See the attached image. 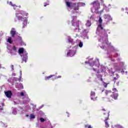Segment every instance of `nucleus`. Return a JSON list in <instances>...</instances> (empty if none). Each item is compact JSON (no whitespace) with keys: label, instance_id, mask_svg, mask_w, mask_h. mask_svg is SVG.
<instances>
[{"label":"nucleus","instance_id":"nucleus-51","mask_svg":"<svg viewBox=\"0 0 128 128\" xmlns=\"http://www.w3.org/2000/svg\"><path fill=\"white\" fill-rule=\"evenodd\" d=\"M48 6V4H46L44 5V6Z\"/></svg>","mask_w":128,"mask_h":128},{"label":"nucleus","instance_id":"nucleus-59","mask_svg":"<svg viewBox=\"0 0 128 128\" xmlns=\"http://www.w3.org/2000/svg\"><path fill=\"white\" fill-rule=\"evenodd\" d=\"M120 64H124V62H121Z\"/></svg>","mask_w":128,"mask_h":128},{"label":"nucleus","instance_id":"nucleus-26","mask_svg":"<svg viewBox=\"0 0 128 128\" xmlns=\"http://www.w3.org/2000/svg\"><path fill=\"white\" fill-rule=\"evenodd\" d=\"M108 84L110 83H106L105 82H103V86H104V88H108Z\"/></svg>","mask_w":128,"mask_h":128},{"label":"nucleus","instance_id":"nucleus-53","mask_svg":"<svg viewBox=\"0 0 128 128\" xmlns=\"http://www.w3.org/2000/svg\"><path fill=\"white\" fill-rule=\"evenodd\" d=\"M40 114H42V112L40 111Z\"/></svg>","mask_w":128,"mask_h":128},{"label":"nucleus","instance_id":"nucleus-62","mask_svg":"<svg viewBox=\"0 0 128 128\" xmlns=\"http://www.w3.org/2000/svg\"><path fill=\"white\" fill-rule=\"evenodd\" d=\"M51 128H52V126H51Z\"/></svg>","mask_w":128,"mask_h":128},{"label":"nucleus","instance_id":"nucleus-9","mask_svg":"<svg viewBox=\"0 0 128 128\" xmlns=\"http://www.w3.org/2000/svg\"><path fill=\"white\" fill-rule=\"evenodd\" d=\"M28 24V18L24 17V18L23 20V26L22 28H26Z\"/></svg>","mask_w":128,"mask_h":128},{"label":"nucleus","instance_id":"nucleus-45","mask_svg":"<svg viewBox=\"0 0 128 128\" xmlns=\"http://www.w3.org/2000/svg\"><path fill=\"white\" fill-rule=\"evenodd\" d=\"M24 14L26 16H28V13H24Z\"/></svg>","mask_w":128,"mask_h":128},{"label":"nucleus","instance_id":"nucleus-54","mask_svg":"<svg viewBox=\"0 0 128 128\" xmlns=\"http://www.w3.org/2000/svg\"><path fill=\"white\" fill-rule=\"evenodd\" d=\"M91 100H94V98H91Z\"/></svg>","mask_w":128,"mask_h":128},{"label":"nucleus","instance_id":"nucleus-16","mask_svg":"<svg viewBox=\"0 0 128 128\" xmlns=\"http://www.w3.org/2000/svg\"><path fill=\"white\" fill-rule=\"evenodd\" d=\"M106 96H110V94H112V91L110 90H106L104 91Z\"/></svg>","mask_w":128,"mask_h":128},{"label":"nucleus","instance_id":"nucleus-17","mask_svg":"<svg viewBox=\"0 0 128 128\" xmlns=\"http://www.w3.org/2000/svg\"><path fill=\"white\" fill-rule=\"evenodd\" d=\"M86 26L90 28L92 26V22L90 20H88Z\"/></svg>","mask_w":128,"mask_h":128},{"label":"nucleus","instance_id":"nucleus-23","mask_svg":"<svg viewBox=\"0 0 128 128\" xmlns=\"http://www.w3.org/2000/svg\"><path fill=\"white\" fill-rule=\"evenodd\" d=\"M7 42H9V44H12V37H8L6 40Z\"/></svg>","mask_w":128,"mask_h":128},{"label":"nucleus","instance_id":"nucleus-44","mask_svg":"<svg viewBox=\"0 0 128 128\" xmlns=\"http://www.w3.org/2000/svg\"><path fill=\"white\" fill-rule=\"evenodd\" d=\"M78 46L80 48V41H78Z\"/></svg>","mask_w":128,"mask_h":128},{"label":"nucleus","instance_id":"nucleus-3","mask_svg":"<svg viewBox=\"0 0 128 128\" xmlns=\"http://www.w3.org/2000/svg\"><path fill=\"white\" fill-rule=\"evenodd\" d=\"M18 52L20 54V56L22 57V62H26V60L28 58V52H26V51L24 50V48H20L18 50Z\"/></svg>","mask_w":128,"mask_h":128},{"label":"nucleus","instance_id":"nucleus-52","mask_svg":"<svg viewBox=\"0 0 128 128\" xmlns=\"http://www.w3.org/2000/svg\"><path fill=\"white\" fill-rule=\"evenodd\" d=\"M100 1H101V2H104V0H100Z\"/></svg>","mask_w":128,"mask_h":128},{"label":"nucleus","instance_id":"nucleus-40","mask_svg":"<svg viewBox=\"0 0 128 128\" xmlns=\"http://www.w3.org/2000/svg\"><path fill=\"white\" fill-rule=\"evenodd\" d=\"M62 78V76H58V77H56L55 78H56H56Z\"/></svg>","mask_w":128,"mask_h":128},{"label":"nucleus","instance_id":"nucleus-37","mask_svg":"<svg viewBox=\"0 0 128 128\" xmlns=\"http://www.w3.org/2000/svg\"><path fill=\"white\" fill-rule=\"evenodd\" d=\"M12 50L16 52V46H14L13 48H12Z\"/></svg>","mask_w":128,"mask_h":128},{"label":"nucleus","instance_id":"nucleus-10","mask_svg":"<svg viewBox=\"0 0 128 128\" xmlns=\"http://www.w3.org/2000/svg\"><path fill=\"white\" fill-rule=\"evenodd\" d=\"M18 94H20V96H25L26 98H28V94H26V91L18 92Z\"/></svg>","mask_w":128,"mask_h":128},{"label":"nucleus","instance_id":"nucleus-28","mask_svg":"<svg viewBox=\"0 0 128 128\" xmlns=\"http://www.w3.org/2000/svg\"><path fill=\"white\" fill-rule=\"evenodd\" d=\"M14 104H20V100H17L16 101H14Z\"/></svg>","mask_w":128,"mask_h":128},{"label":"nucleus","instance_id":"nucleus-6","mask_svg":"<svg viewBox=\"0 0 128 128\" xmlns=\"http://www.w3.org/2000/svg\"><path fill=\"white\" fill-rule=\"evenodd\" d=\"M16 18L18 20H24V12L20 11L16 13Z\"/></svg>","mask_w":128,"mask_h":128},{"label":"nucleus","instance_id":"nucleus-1","mask_svg":"<svg viewBox=\"0 0 128 128\" xmlns=\"http://www.w3.org/2000/svg\"><path fill=\"white\" fill-rule=\"evenodd\" d=\"M65 2L68 10H72L73 14H76V12H78L80 4L71 3L70 2L68 1V0H65Z\"/></svg>","mask_w":128,"mask_h":128},{"label":"nucleus","instance_id":"nucleus-34","mask_svg":"<svg viewBox=\"0 0 128 128\" xmlns=\"http://www.w3.org/2000/svg\"><path fill=\"white\" fill-rule=\"evenodd\" d=\"M98 28H100V30H104V27H102V24H100L98 26Z\"/></svg>","mask_w":128,"mask_h":128},{"label":"nucleus","instance_id":"nucleus-64","mask_svg":"<svg viewBox=\"0 0 128 128\" xmlns=\"http://www.w3.org/2000/svg\"><path fill=\"white\" fill-rule=\"evenodd\" d=\"M112 128H114V127H112Z\"/></svg>","mask_w":128,"mask_h":128},{"label":"nucleus","instance_id":"nucleus-29","mask_svg":"<svg viewBox=\"0 0 128 128\" xmlns=\"http://www.w3.org/2000/svg\"><path fill=\"white\" fill-rule=\"evenodd\" d=\"M30 118L32 120V118H36V116L34 114H31L30 115Z\"/></svg>","mask_w":128,"mask_h":128},{"label":"nucleus","instance_id":"nucleus-2","mask_svg":"<svg viewBox=\"0 0 128 128\" xmlns=\"http://www.w3.org/2000/svg\"><path fill=\"white\" fill-rule=\"evenodd\" d=\"M103 110V118L105 119L104 120L105 123V128H110V124H108V120H110V111L108 110L106 108L102 109Z\"/></svg>","mask_w":128,"mask_h":128},{"label":"nucleus","instance_id":"nucleus-55","mask_svg":"<svg viewBox=\"0 0 128 128\" xmlns=\"http://www.w3.org/2000/svg\"><path fill=\"white\" fill-rule=\"evenodd\" d=\"M20 74L22 76V71L20 72Z\"/></svg>","mask_w":128,"mask_h":128},{"label":"nucleus","instance_id":"nucleus-31","mask_svg":"<svg viewBox=\"0 0 128 128\" xmlns=\"http://www.w3.org/2000/svg\"><path fill=\"white\" fill-rule=\"evenodd\" d=\"M40 120L41 122H45V120H46V119H44V118H40Z\"/></svg>","mask_w":128,"mask_h":128},{"label":"nucleus","instance_id":"nucleus-50","mask_svg":"<svg viewBox=\"0 0 128 128\" xmlns=\"http://www.w3.org/2000/svg\"><path fill=\"white\" fill-rule=\"evenodd\" d=\"M30 102V100H28L26 102H24V104H26V102Z\"/></svg>","mask_w":128,"mask_h":128},{"label":"nucleus","instance_id":"nucleus-36","mask_svg":"<svg viewBox=\"0 0 128 128\" xmlns=\"http://www.w3.org/2000/svg\"><path fill=\"white\" fill-rule=\"evenodd\" d=\"M85 128H92V126H90V125H85Z\"/></svg>","mask_w":128,"mask_h":128},{"label":"nucleus","instance_id":"nucleus-7","mask_svg":"<svg viewBox=\"0 0 128 128\" xmlns=\"http://www.w3.org/2000/svg\"><path fill=\"white\" fill-rule=\"evenodd\" d=\"M90 6H92L95 10H98L100 8V3L98 0L94 1L90 4Z\"/></svg>","mask_w":128,"mask_h":128},{"label":"nucleus","instance_id":"nucleus-47","mask_svg":"<svg viewBox=\"0 0 128 128\" xmlns=\"http://www.w3.org/2000/svg\"><path fill=\"white\" fill-rule=\"evenodd\" d=\"M12 76H16V73H12Z\"/></svg>","mask_w":128,"mask_h":128},{"label":"nucleus","instance_id":"nucleus-13","mask_svg":"<svg viewBox=\"0 0 128 128\" xmlns=\"http://www.w3.org/2000/svg\"><path fill=\"white\" fill-rule=\"evenodd\" d=\"M110 96L112 98H114V100H118V93H114L112 95Z\"/></svg>","mask_w":128,"mask_h":128},{"label":"nucleus","instance_id":"nucleus-38","mask_svg":"<svg viewBox=\"0 0 128 128\" xmlns=\"http://www.w3.org/2000/svg\"><path fill=\"white\" fill-rule=\"evenodd\" d=\"M94 62H94L93 63L90 64V66H94Z\"/></svg>","mask_w":128,"mask_h":128},{"label":"nucleus","instance_id":"nucleus-42","mask_svg":"<svg viewBox=\"0 0 128 128\" xmlns=\"http://www.w3.org/2000/svg\"><path fill=\"white\" fill-rule=\"evenodd\" d=\"M11 68H12V70H14V66L13 65L11 66Z\"/></svg>","mask_w":128,"mask_h":128},{"label":"nucleus","instance_id":"nucleus-41","mask_svg":"<svg viewBox=\"0 0 128 128\" xmlns=\"http://www.w3.org/2000/svg\"><path fill=\"white\" fill-rule=\"evenodd\" d=\"M82 46H84V44H83L82 42H80V48H82Z\"/></svg>","mask_w":128,"mask_h":128},{"label":"nucleus","instance_id":"nucleus-25","mask_svg":"<svg viewBox=\"0 0 128 128\" xmlns=\"http://www.w3.org/2000/svg\"><path fill=\"white\" fill-rule=\"evenodd\" d=\"M52 76H54V75H50L48 76L45 77L44 80H50V78H52Z\"/></svg>","mask_w":128,"mask_h":128},{"label":"nucleus","instance_id":"nucleus-5","mask_svg":"<svg viewBox=\"0 0 128 128\" xmlns=\"http://www.w3.org/2000/svg\"><path fill=\"white\" fill-rule=\"evenodd\" d=\"M78 48V45L76 44V46H75L74 48H73V50H70L67 52L66 56H74V54H76V50Z\"/></svg>","mask_w":128,"mask_h":128},{"label":"nucleus","instance_id":"nucleus-8","mask_svg":"<svg viewBox=\"0 0 128 128\" xmlns=\"http://www.w3.org/2000/svg\"><path fill=\"white\" fill-rule=\"evenodd\" d=\"M104 18V19L106 20L108 22H110V20H112V18L110 14H105Z\"/></svg>","mask_w":128,"mask_h":128},{"label":"nucleus","instance_id":"nucleus-22","mask_svg":"<svg viewBox=\"0 0 128 128\" xmlns=\"http://www.w3.org/2000/svg\"><path fill=\"white\" fill-rule=\"evenodd\" d=\"M12 113L13 114H17L16 108H12Z\"/></svg>","mask_w":128,"mask_h":128},{"label":"nucleus","instance_id":"nucleus-63","mask_svg":"<svg viewBox=\"0 0 128 128\" xmlns=\"http://www.w3.org/2000/svg\"><path fill=\"white\" fill-rule=\"evenodd\" d=\"M104 90H102V92H104Z\"/></svg>","mask_w":128,"mask_h":128},{"label":"nucleus","instance_id":"nucleus-56","mask_svg":"<svg viewBox=\"0 0 128 128\" xmlns=\"http://www.w3.org/2000/svg\"><path fill=\"white\" fill-rule=\"evenodd\" d=\"M44 108V105H42V106H41V108Z\"/></svg>","mask_w":128,"mask_h":128},{"label":"nucleus","instance_id":"nucleus-46","mask_svg":"<svg viewBox=\"0 0 128 128\" xmlns=\"http://www.w3.org/2000/svg\"><path fill=\"white\" fill-rule=\"evenodd\" d=\"M97 74H100V70H98L97 72H96Z\"/></svg>","mask_w":128,"mask_h":128},{"label":"nucleus","instance_id":"nucleus-15","mask_svg":"<svg viewBox=\"0 0 128 128\" xmlns=\"http://www.w3.org/2000/svg\"><path fill=\"white\" fill-rule=\"evenodd\" d=\"M68 44H74V40L72 38L68 36Z\"/></svg>","mask_w":128,"mask_h":128},{"label":"nucleus","instance_id":"nucleus-49","mask_svg":"<svg viewBox=\"0 0 128 128\" xmlns=\"http://www.w3.org/2000/svg\"><path fill=\"white\" fill-rule=\"evenodd\" d=\"M11 54H16V53L13 54L12 51L11 52Z\"/></svg>","mask_w":128,"mask_h":128},{"label":"nucleus","instance_id":"nucleus-11","mask_svg":"<svg viewBox=\"0 0 128 128\" xmlns=\"http://www.w3.org/2000/svg\"><path fill=\"white\" fill-rule=\"evenodd\" d=\"M15 86H16V88H18V90H20V89L24 88V86L22 84H15Z\"/></svg>","mask_w":128,"mask_h":128},{"label":"nucleus","instance_id":"nucleus-32","mask_svg":"<svg viewBox=\"0 0 128 128\" xmlns=\"http://www.w3.org/2000/svg\"><path fill=\"white\" fill-rule=\"evenodd\" d=\"M90 96H96V92H94L92 91L90 92Z\"/></svg>","mask_w":128,"mask_h":128},{"label":"nucleus","instance_id":"nucleus-57","mask_svg":"<svg viewBox=\"0 0 128 128\" xmlns=\"http://www.w3.org/2000/svg\"><path fill=\"white\" fill-rule=\"evenodd\" d=\"M124 127H122V126H121L119 128H122Z\"/></svg>","mask_w":128,"mask_h":128},{"label":"nucleus","instance_id":"nucleus-14","mask_svg":"<svg viewBox=\"0 0 128 128\" xmlns=\"http://www.w3.org/2000/svg\"><path fill=\"white\" fill-rule=\"evenodd\" d=\"M5 94L6 96H7V98H10V96H12V92L11 91H8L6 92H5Z\"/></svg>","mask_w":128,"mask_h":128},{"label":"nucleus","instance_id":"nucleus-30","mask_svg":"<svg viewBox=\"0 0 128 128\" xmlns=\"http://www.w3.org/2000/svg\"><path fill=\"white\" fill-rule=\"evenodd\" d=\"M2 106H4V104L2 102L0 103V110H4L2 108Z\"/></svg>","mask_w":128,"mask_h":128},{"label":"nucleus","instance_id":"nucleus-18","mask_svg":"<svg viewBox=\"0 0 128 128\" xmlns=\"http://www.w3.org/2000/svg\"><path fill=\"white\" fill-rule=\"evenodd\" d=\"M88 30H84L82 32V34L84 36H88Z\"/></svg>","mask_w":128,"mask_h":128},{"label":"nucleus","instance_id":"nucleus-39","mask_svg":"<svg viewBox=\"0 0 128 128\" xmlns=\"http://www.w3.org/2000/svg\"><path fill=\"white\" fill-rule=\"evenodd\" d=\"M2 126H5L6 128L8 127V125L6 124H4L2 122Z\"/></svg>","mask_w":128,"mask_h":128},{"label":"nucleus","instance_id":"nucleus-61","mask_svg":"<svg viewBox=\"0 0 128 128\" xmlns=\"http://www.w3.org/2000/svg\"><path fill=\"white\" fill-rule=\"evenodd\" d=\"M95 100H96V97L95 98Z\"/></svg>","mask_w":128,"mask_h":128},{"label":"nucleus","instance_id":"nucleus-48","mask_svg":"<svg viewBox=\"0 0 128 128\" xmlns=\"http://www.w3.org/2000/svg\"><path fill=\"white\" fill-rule=\"evenodd\" d=\"M96 68H93V70H94V72H96Z\"/></svg>","mask_w":128,"mask_h":128},{"label":"nucleus","instance_id":"nucleus-19","mask_svg":"<svg viewBox=\"0 0 128 128\" xmlns=\"http://www.w3.org/2000/svg\"><path fill=\"white\" fill-rule=\"evenodd\" d=\"M8 4H10L12 6H13L14 10H16V8H18V6L12 4V2H8Z\"/></svg>","mask_w":128,"mask_h":128},{"label":"nucleus","instance_id":"nucleus-33","mask_svg":"<svg viewBox=\"0 0 128 128\" xmlns=\"http://www.w3.org/2000/svg\"><path fill=\"white\" fill-rule=\"evenodd\" d=\"M80 6H83V7L86 6V2H81Z\"/></svg>","mask_w":128,"mask_h":128},{"label":"nucleus","instance_id":"nucleus-43","mask_svg":"<svg viewBox=\"0 0 128 128\" xmlns=\"http://www.w3.org/2000/svg\"><path fill=\"white\" fill-rule=\"evenodd\" d=\"M112 90H113L114 92H116V88H114L112 89Z\"/></svg>","mask_w":128,"mask_h":128},{"label":"nucleus","instance_id":"nucleus-58","mask_svg":"<svg viewBox=\"0 0 128 128\" xmlns=\"http://www.w3.org/2000/svg\"><path fill=\"white\" fill-rule=\"evenodd\" d=\"M21 78H22V76L20 77L19 80H20Z\"/></svg>","mask_w":128,"mask_h":128},{"label":"nucleus","instance_id":"nucleus-60","mask_svg":"<svg viewBox=\"0 0 128 128\" xmlns=\"http://www.w3.org/2000/svg\"><path fill=\"white\" fill-rule=\"evenodd\" d=\"M85 63H86V64H88V62H86Z\"/></svg>","mask_w":128,"mask_h":128},{"label":"nucleus","instance_id":"nucleus-35","mask_svg":"<svg viewBox=\"0 0 128 128\" xmlns=\"http://www.w3.org/2000/svg\"><path fill=\"white\" fill-rule=\"evenodd\" d=\"M18 38L20 40V42H22V44L24 45V42H22V38L20 36H18Z\"/></svg>","mask_w":128,"mask_h":128},{"label":"nucleus","instance_id":"nucleus-24","mask_svg":"<svg viewBox=\"0 0 128 128\" xmlns=\"http://www.w3.org/2000/svg\"><path fill=\"white\" fill-rule=\"evenodd\" d=\"M116 72H122V73L124 72V70L120 69V68L116 69Z\"/></svg>","mask_w":128,"mask_h":128},{"label":"nucleus","instance_id":"nucleus-21","mask_svg":"<svg viewBox=\"0 0 128 128\" xmlns=\"http://www.w3.org/2000/svg\"><path fill=\"white\" fill-rule=\"evenodd\" d=\"M96 76L98 78H100V80L101 82H103V80H102V74H98L96 75Z\"/></svg>","mask_w":128,"mask_h":128},{"label":"nucleus","instance_id":"nucleus-20","mask_svg":"<svg viewBox=\"0 0 128 128\" xmlns=\"http://www.w3.org/2000/svg\"><path fill=\"white\" fill-rule=\"evenodd\" d=\"M118 78H120V76H118V74H116V77H114V80H112V81L114 82V84H116V80H118Z\"/></svg>","mask_w":128,"mask_h":128},{"label":"nucleus","instance_id":"nucleus-27","mask_svg":"<svg viewBox=\"0 0 128 128\" xmlns=\"http://www.w3.org/2000/svg\"><path fill=\"white\" fill-rule=\"evenodd\" d=\"M98 22H99L100 24H102V17L99 18Z\"/></svg>","mask_w":128,"mask_h":128},{"label":"nucleus","instance_id":"nucleus-12","mask_svg":"<svg viewBox=\"0 0 128 128\" xmlns=\"http://www.w3.org/2000/svg\"><path fill=\"white\" fill-rule=\"evenodd\" d=\"M16 29L12 28L10 31V34L12 38H14V36H16Z\"/></svg>","mask_w":128,"mask_h":128},{"label":"nucleus","instance_id":"nucleus-4","mask_svg":"<svg viewBox=\"0 0 128 128\" xmlns=\"http://www.w3.org/2000/svg\"><path fill=\"white\" fill-rule=\"evenodd\" d=\"M76 20V16H72V25L74 26L76 30H78V32H80V20Z\"/></svg>","mask_w":128,"mask_h":128}]
</instances>
